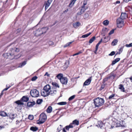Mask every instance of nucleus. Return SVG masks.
<instances>
[{
  "mask_svg": "<svg viewBox=\"0 0 132 132\" xmlns=\"http://www.w3.org/2000/svg\"><path fill=\"white\" fill-rule=\"evenodd\" d=\"M19 51V48L14 47L10 49L8 53L3 54V56L6 59H9L12 60L14 58L16 53L18 52Z\"/></svg>",
  "mask_w": 132,
  "mask_h": 132,
  "instance_id": "1",
  "label": "nucleus"
},
{
  "mask_svg": "<svg viewBox=\"0 0 132 132\" xmlns=\"http://www.w3.org/2000/svg\"><path fill=\"white\" fill-rule=\"evenodd\" d=\"M104 101L103 98L98 97L94 100V103L96 107H99L104 103Z\"/></svg>",
  "mask_w": 132,
  "mask_h": 132,
  "instance_id": "2",
  "label": "nucleus"
},
{
  "mask_svg": "<svg viewBox=\"0 0 132 132\" xmlns=\"http://www.w3.org/2000/svg\"><path fill=\"white\" fill-rule=\"evenodd\" d=\"M47 116L46 114L44 113H41L39 116V118L37 120V123L38 124H41L44 123L46 120Z\"/></svg>",
  "mask_w": 132,
  "mask_h": 132,
  "instance_id": "3",
  "label": "nucleus"
},
{
  "mask_svg": "<svg viewBox=\"0 0 132 132\" xmlns=\"http://www.w3.org/2000/svg\"><path fill=\"white\" fill-rule=\"evenodd\" d=\"M30 94L31 96L33 97H37L39 96V91L36 89L31 90L30 91Z\"/></svg>",
  "mask_w": 132,
  "mask_h": 132,
  "instance_id": "4",
  "label": "nucleus"
},
{
  "mask_svg": "<svg viewBox=\"0 0 132 132\" xmlns=\"http://www.w3.org/2000/svg\"><path fill=\"white\" fill-rule=\"evenodd\" d=\"M117 24L118 27L119 28L122 27L125 25L123 20L120 18H119L117 19Z\"/></svg>",
  "mask_w": 132,
  "mask_h": 132,
  "instance_id": "5",
  "label": "nucleus"
},
{
  "mask_svg": "<svg viewBox=\"0 0 132 132\" xmlns=\"http://www.w3.org/2000/svg\"><path fill=\"white\" fill-rule=\"evenodd\" d=\"M33 33L36 36H38L42 34V32H41V29L40 28H39L36 30L34 31Z\"/></svg>",
  "mask_w": 132,
  "mask_h": 132,
  "instance_id": "6",
  "label": "nucleus"
},
{
  "mask_svg": "<svg viewBox=\"0 0 132 132\" xmlns=\"http://www.w3.org/2000/svg\"><path fill=\"white\" fill-rule=\"evenodd\" d=\"M87 9V7H86L85 8L84 7H82L81 8V9H79L80 11L78 12L77 13V14L79 15H80L83 13L85 10Z\"/></svg>",
  "mask_w": 132,
  "mask_h": 132,
  "instance_id": "7",
  "label": "nucleus"
},
{
  "mask_svg": "<svg viewBox=\"0 0 132 132\" xmlns=\"http://www.w3.org/2000/svg\"><path fill=\"white\" fill-rule=\"evenodd\" d=\"M50 94V92L48 90H44L43 89V90L41 92V95L44 97L48 96Z\"/></svg>",
  "mask_w": 132,
  "mask_h": 132,
  "instance_id": "8",
  "label": "nucleus"
},
{
  "mask_svg": "<svg viewBox=\"0 0 132 132\" xmlns=\"http://www.w3.org/2000/svg\"><path fill=\"white\" fill-rule=\"evenodd\" d=\"M60 81L61 83L63 84L66 85L67 83L68 79L66 77H63L61 79Z\"/></svg>",
  "mask_w": 132,
  "mask_h": 132,
  "instance_id": "9",
  "label": "nucleus"
},
{
  "mask_svg": "<svg viewBox=\"0 0 132 132\" xmlns=\"http://www.w3.org/2000/svg\"><path fill=\"white\" fill-rule=\"evenodd\" d=\"M91 77H90L84 83L83 86L88 85H89L91 81Z\"/></svg>",
  "mask_w": 132,
  "mask_h": 132,
  "instance_id": "10",
  "label": "nucleus"
},
{
  "mask_svg": "<svg viewBox=\"0 0 132 132\" xmlns=\"http://www.w3.org/2000/svg\"><path fill=\"white\" fill-rule=\"evenodd\" d=\"M35 102L33 101L32 102H28L27 103V106L29 107H31L35 104Z\"/></svg>",
  "mask_w": 132,
  "mask_h": 132,
  "instance_id": "11",
  "label": "nucleus"
},
{
  "mask_svg": "<svg viewBox=\"0 0 132 132\" xmlns=\"http://www.w3.org/2000/svg\"><path fill=\"white\" fill-rule=\"evenodd\" d=\"M41 32H42V34L45 33L47 30L48 29V28L46 27H43L42 28H40Z\"/></svg>",
  "mask_w": 132,
  "mask_h": 132,
  "instance_id": "12",
  "label": "nucleus"
},
{
  "mask_svg": "<svg viewBox=\"0 0 132 132\" xmlns=\"http://www.w3.org/2000/svg\"><path fill=\"white\" fill-rule=\"evenodd\" d=\"M21 100L23 102H27L29 100V98L28 97L24 96L22 97Z\"/></svg>",
  "mask_w": 132,
  "mask_h": 132,
  "instance_id": "13",
  "label": "nucleus"
},
{
  "mask_svg": "<svg viewBox=\"0 0 132 132\" xmlns=\"http://www.w3.org/2000/svg\"><path fill=\"white\" fill-rule=\"evenodd\" d=\"M52 84L53 85V89H56V88H59V86L58 84L56 82H52Z\"/></svg>",
  "mask_w": 132,
  "mask_h": 132,
  "instance_id": "14",
  "label": "nucleus"
},
{
  "mask_svg": "<svg viewBox=\"0 0 132 132\" xmlns=\"http://www.w3.org/2000/svg\"><path fill=\"white\" fill-rule=\"evenodd\" d=\"M127 14L126 13H122L120 16V18L123 20L126 19L127 17Z\"/></svg>",
  "mask_w": 132,
  "mask_h": 132,
  "instance_id": "15",
  "label": "nucleus"
},
{
  "mask_svg": "<svg viewBox=\"0 0 132 132\" xmlns=\"http://www.w3.org/2000/svg\"><path fill=\"white\" fill-rule=\"evenodd\" d=\"M0 116L2 117H5L7 116V113L4 111H0Z\"/></svg>",
  "mask_w": 132,
  "mask_h": 132,
  "instance_id": "16",
  "label": "nucleus"
},
{
  "mask_svg": "<svg viewBox=\"0 0 132 132\" xmlns=\"http://www.w3.org/2000/svg\"><path fill=\"white\" fill-rule=\"evenodd\" d=\"M49 0H48L46 2H45V3L44 4L45 5V10L47 9L50 5Z\"/></svg>",
  "mask_w": 132,
  "mask_h": 132,
  "instance_id": "17",
  "label": "nucleus"
},
{
  "mask_svg": "<svg viewBox=\"0 0 132 132\" xmlns=\"http://www.w3.org/2000/svg\"><path fill=\"white\" fill-rule=\"evenodd\" d=\"M16 116L15 114L12 113H10L9 115V118L12 120L14 119L15 117Z\"/></svg>",
  "mask_w": 132,
  "mask_h": 132,
  "instance_id": "18",
  "label": "nucleus"
},
{
  "mask_svg": "<svg viewBox=\"0 0 132 132\" xmlns=\"http://www.w3.org/2000/svg\"><path fill=\"white\" fill-rule=\"evenodd\" d=\"M56 89H54L53 87H52V88H51L50 87V94H51L53 95V94H55L56 93Z\"/></svg>",
  "mask_w": 132,
  "mask_h": 132,
  "instance_id": "19",
  "label": "nucleus"
},
{
  "mask_svg": "<svg viewBox=\"0 0 132 132\" xmlns=\"http://www.w3.org/2000/svg\"><path fill=\"white\" fill-rule=\"evenodd\" d=\"M30 130L33 131H36L38 130V128L36 127L32 126L30 127Z\"/></svg>",
  "mask_w": 132,
  "mask_h": 132,
  "instance_id": "20",
  "label": "nucleus"
},
{
  "mask_svg": "<svg viewBox=\"0 0 132 132\" xmlns=\"http://www.w3.org/2000/svg\"><path fill=\"white\" fill-rule=\"evenodd\" d=\"M70 124H72V125L73 126V125H78L79 124V121L76 120H75L73 121L72 123H71Z\"/></svg>",
  "mask_w": 132,
  "mask_h": 132,
  "instance_id": "21",
  "label": "nucleus"
},
{
  "mask_svg": "<svg viewBox=\"0 0 132 132\" xmlns=\"http://www.w3.org/2000/svg\"><path fill=\"white\" fill-rule=\"evenodd\" d=\"M73 127V126L72 125V124H70L69 125L65 126V129L68 130H69V128H72Z\"/></svg>",
  "mask_w": 132,
  "mask_h": 132,
  "instance_id": "22",
  "label": "nucleus"
},
{
  "mask_svg": "<svg viewBox=\"0 0 132 132\" xmlns=\"http://www.w3.org/2000/svg\"><path fill=\"white\" fill-rule=\"evenodd\" d=\"M119 88L120 89L121 91L123 92H124L125 91V88L123 87V86L121 85L120 84L119 86Z\"/></svg>",
  "mask_w": 132,
  "mask_h": 132,
  "instance_id": "23",
  "label": "nucleus"
},
{
  "mask_svg": "<svg viewBox=\"0 0 132 132\" xmlns=\"http://www.w3.org/2000/svg\"><path fill=\"white\" fill-rule=\"evenodd\" d=\"M43 89L44 90H48V91H49L50 90V85L49 84L46 85L44 87Z\"/></svg>",
  "mask_w": 132,
  "mask_h": 132,
  "instance_id": "24",
  "label": "nucleus"
},
{
  "mask_svg": "<svg viewBox=\"0 0 132 132\" xmlns=\"http://www.w3.org/2000/svg\"><path fill=\"white\" fill-rule=\"evenodd\" d=\"M118 42V40L116 39H114L112 42L111 44L113 46L116 45Z\"/></svg>",
  "mask_w": 132,
  "mask_h": 132,
  "instance_id": "25",
  "label": "nucleus"
},
{
  "mask_svg": "<svg viewBox=\"0 0 132 132\" xmlns=\"http://www.w3.org/2000/svg\"><path fill=\"white\" fill-rule=\"evenodd\" d=\"M56 77L58 79H60V81L61 80V78H62L63 77V74L61 73H60L58 74L56 76Z\"/></svg>",
  "mask_w": 132,
  "mask_h": 132,
  "instance_id": "26",
  "label": "nucleus"
},
{
  "mask_svg": "<svg viewBox=\"0 0 132 132\" xmlns=\"http://www.w3.org/2000/svg\"><path fill=\"white\" fill-rule=\"evenodd\" d=\"M80 24L78 22H77L73 24V26L75 28H77V27L79 26Z\"/></svg>",
  "mask_w": 132,
  "mask_h": 132,
  "instance_id": "27",
  "label": "nucleus"
},
{
  "mask_svg": "<svg viewBox=\"0 0 132 132\" xmlns=\"http://www.w3.org/2000/svg\"><path fill=\"white\" fill-rule=\"evenodd\" d=\"M27 61H24L23 62L20 63L19 67H21L24 65L26 63Z\"/></svg>",
  "mask_w": 132,
  "mask_h": 132,
  "instance_id": "28",
  "label": "nucleus"
},
{
  "mask_svg": "<svg viewBox=\"0 0 132 132\" xmlns=\"http://www.w3.org/2000/svg\"><path fill=\"white\" fill-rule=\"evenodd\" d=\"M120 58H117L115 59L114 60L112 63V64L113 65L114 64L118 62L119 61H120Z\"/></svg>",
  "mask_w": 132,
  "mask_h": 132,
  "instance_id": "29",
  "label": "nucleus"
},
{
  "mask_svg": "<svg viewBox=\"0 0 132 132\" xmlns=\"http://www.w3.org/2000/svg\"><path fill=\"white\" fill-rule=\"evenodd\" d=\"M95 36L93 37L89 40V43L90 44L92 43L95 40Z\"/></svg>",
  "mask_w": 132,
  "mask_h": 132,
  "instance_id": "30",
  "label": "nucleus"
},
{
  "mask_svg": "<svg viewBox=\"0 0 132 132\" xmlns=\"http://www.w3.org/2000/svg\"><path fill=\"white\" fill-rule=\"evenodd\" d=\"M15 103L18 105H22L23 103L20 100H18L15 102Z\"/></svg>",
  "mask_w": 132,
  "mask_h": 132,
  "instance_id": "31",
  "label": "nucleus"
},
{
  "mask_svg": "<svg viewBox=\"0 0 132 132\" xmlns=\"http://www.w3.org/2000/svg\"><path fill=\"white\" fill-rule=\"evenodd\" d=\"M98 124L97 126L98 127L101 128L103 126L102 123L101 121H98Z\"/></svg>",
  "mask_w": 132,
  "mask_h": 132,
  "instance_id": "32",
  "label": "nucleus"
},
{
  "mask_svg": "<svg viewBox=\"0 0 132 132\" xmlns=\"http://www.w3.org/2000/svg\"><path fill=\"white\" fill-rule=\"evenodd\" d=\"M109 23V21L108 20H104L103 22V24L105 26H107L108 25Z\"/></svg>",
  "mask_w": 132,
  "mask_h": 132,
  "instance_id": "33",
  "label": "nucleus"
},
{
  "mask_svg": "<svg viewBox=\"0 0 132 132\" xmlns=\"http://www.w3.org/2000/svg\"><path fill=\"white\" fill-rule=\"evenodd\" d=\"M43 102L42 99H39L36 101V103L38 104H40Z\"/></svg>",
  "mask_w": 132,
  "mask_h": 132,
  "instance_id": "34",
  "label": "nucleus"
},
{
  "mask_svg": "<svg viewBox=\"0 0 132 132\" xmlns=\"http://www.w3.org/2000/svg\"><path fill=\"white\" fill-rule=\"evenodd\" d=\"M75 2V0H72L71 1L69 4V6L70 7H72L74 4Z\"/></svg>",
  "mask_w": 132,
  "mask_h": 132,
  "instance_id": "35",
  "label": "nucleus"
},
{
  "mask_svg": "<svg viewBox=\"0 0 132 132\" xmlns=\"http://www.w3.org/2000/svg\"><path fill=\"white\" fill-rule=\"evenodd\" d=\"M91 34V32H89L88 34H87L82 36L81 37L84 38L87 37Z\"/></svg>",
  "mask_w": 132,
  "mask_h": 132,
  "instance_id": "36",
  "label": "nucleus"
},
{
  "mask_svg": "<svg viewBox=\"0 0 132 132\" xmlns=\"http://www.w3.org/2000/svg\"><path fill=\"white\" fill-rule=\"evenodd\" d=\"M116 125V123L114 121H113L112 123V125H111V128H113L115 126L116 127H117V126Z\"/></svg>",
  "mask_w": 132,
  "mask_h": 132,
  "instance_id": "37",
  "label": "nucleus"
},
{
  "mask_svg": "<svg viewBox=\"0 0 132 132\" xmlns=\"http://www.w3.org/2000/svg\"><path fill=\"white\" fill-rule=\"evenodd\" d=\"M67 103L66 102H59L57 103V104L60 105H66Z\"/></svg>",
  "mask_w": 132,
  "mask_h": 132,
  "instance_id": "38",
  "label": "nucleus"
},
{
  "mask_svg": "<svg viewBox=\"0 0 132 132\" xmlns=\"http://www.w3.org/2000/svg\"><path fill=\"white\" fill-rule=\"evenodd\" d=\"M73 42V41L68 42L64 45V47H65L69 46Z\"/></svg>",
  "mask_w": 132,
  "mask_h": 132,
  "instance_id": "39",
  "label": "nucleus"
},
{
  "mask_svg": "<svg viewBox=\"0 0 132 132\" xmlns=\"http://www.w3.org/2000/svg\"><path fill=\"white\" fill-rule=\"evenodd\" d=\"M62 128V126L61 125H60L58 127L57 129V131L58 132H59L61 130Z\"/></svg>",
  "mask_w": 132,
  "mask_h": 132,
  "instance_id": "40",
  "label": "nucleus"
},
{
  "mask_svg": "<svg viewBox=\"0 0 132 132\" xmlns=\"http://www.w3.org/2000/svg\"><path fill=\"white\" fill-rule=\"evenodd\" d=\"M127 7L129 10L131 12L130 13L132 14V6H129Z\"/></svg>",
  "mask_w": 132,
  "mask_h": 132,
  "instance_id": "41",
  "label": "nucleus"
},
{
  "mask_svg": "<svg viewBox=\"0 0 132 132\" xmlns=\"http://www.w3.org/2000/svg\"><path fill=\"white\" fill-rule=\"evenodd\" d=\"M37 78H38V77L37 76H35L31 78V80L32 81H35L37 79Z\"/></svg>",
  "mask_w": 132,
  "mask_h": 132,
  "instance_id": "42",
  "label": "nucleus"
},
{
  "mask_svg": "<svg viewBox=\"0 0 132 132\" xmlns=\"http://www.w3.org/2000/svg\"><path fill=\"white\" fill-rule=\"evenodd\" d=\"M75 97V95H73L71 96L68 99L69 101H70L73 99Z\"/></svg>",
  "mask_w": 132,
  "mask_h": 132,
  "instance_id": "43",
  "label": "nucleus"
},
{
  "mask_svg": "<svg viewBox=\"0 0 132 132\" xmlns=\"http://www.w3.org/2000/svg\"><path fill=\"white\" fill-rule=\"evenodd\" d=\"M28 118L30 120H32L34 119V116L32 115H29L28 116Z\"/></svg>",
  "mask_w": 132,
  "mask_h": 132,
  "instance_id": "44",
  "label": "nucleus"
},
{
  "mask_svg": "<svg viewBox=\"0 0 132 132\" xmlns=\"http://www.w3.org/2000/svg\"><path fill=\"white\" fill-rule=\"evenodd\" d=\"M88 17L89 14H85L84 16V18L85 19L87 18Z\"/></svg>",
  "mask_w": 132,
  "mask_h": 132,
  "instance_id": "45",
  "label": "nucleus"
},
{
  "mask_svg": "<svg viewBox=\"0 0 132 132\" xmlns=\"http://www.w3.org/2000/svg\"><path fill=\"white\" fill-rule=\"evenodd\" d=\"M126 46L127 47H130L132 46V43H130L129 44H126Z\"/></svg>",
  "mask_w": 132,
  "mask_h": 132,
  "instance_id": "46",
  "label": "nucleus"
},
{
  "mask_svg": "<svg viewBox=\"0 0 132 132\" xmlns=\"http://www.w3.org/2000/svg\"><path fill=\"white\" fill-rule=\"evenodd\" d=\"M55 44H54V42L50 41V46L51 45L52 46H55Z\"/></svg>",
  "mask_w": 132,
  "mask_h": 132,
  "instance_id": "47",
  "label": "nucleus"
},
{
  "mask_svg": "<svg viewBox=\"0 0 132 132\" xmlns=\"http://www.w3.org/2000/svg\"><path fill=\"white\" fill-rule=\"evenodd\" d=\"M114 29H112V30H111L110 31V32L109 33V35H111L112 34H113L114 32Z\"/></svg>",
  "mask_w": 132,
  "mask_h": 132,
  "instance_id": "48",
  "label": "nucleus"
},
{
  "mask_svg": "<svg viewBox=\"0 0 132 132\" xmlns=\"http://www.w3.org/2000/svg\"><path fill=\"white\" fill-rule=\"evenodd\" d=\"M115 54V52L114 51H112L111 53L109 54V56H113Z\"/></svg>",
  "mask_w": 132,
  "mask_h": 132,
  "instance_id": "49",
  "label": "nucleus"
},
{
  "mask_svg": "<svg viewBox=\"0 0 132 132\" xmlns=\"http://www.w3.org/2000/svg\"><path fill=\"white\" fill-rule=\"evenodd\" d=\"M87 4V2L86 1H85L84 2V4H83V6H82V7H84V8H85L86 6H85V5H86Z\"/></svg>",
  "mask_w": 132,
  "mask_h": 132,
  "instance_id": "50",
  "label": "nucleus"
},
{
  "mask_svg": "<svg viewBox=\"0 0 132 132\" xmlns=\"http://www.w3.org/2000/svg\"><path fill=\"white\" fill-rule=\"evenodd\" d=\"M114 96V94H112V95L109 96V99L112 98H113Z\"/></svg>",
  "mask_w": 132,
  "mask_h": 132,
  "instance_id": "51",
  "label": "nucleus"
},
{
  "mask_svg": "<svg viewBox=\"0 0 132 132\" xmlns=\"http://www.w3.org/2000/svg\"><path fill=\"white\" fill-rule=\"evenodd\" d=\"M105 87V85H102L101 86V88H100V90H102V89H104V88Z\"/></svg>",
  "mask_w": 132,
  "mask_h": 132,
  "instance_id": "52",
  "label": "nucleus"
},
{
  "mask_svg": "<svg viewBox=\"0 0 132 132\" xmlns=\"http://www.w3.org/2000/svg\"><path fill=\"white\" fill-rule=\"evenodd\" d=\"M82 52L81 51H79V52H78L76 54H73V56H74L75 55H78V54H80V53H81Z\"/></svg>",
  "mask_w": 132,
  "mask_h": 132,
  "instance_id": "53",
  "label": "nucleus"
},
{
  "mask_svg": "<svg viewBox=\"0 0 132 132\" xmlns=\"http://www.w3.org/2000/svg\"><path fill=\"white\" fill-rule=\"evenodd\" d=\"M46 112L48 113H50V106H48L46 110Z\"/></svg>",
  "mask_w": 132,
  "mask_h": 132,
  "instance_id": "54",
  "label": "nucleus"
},
{
  "mask_svg": "<svg viewBox=\"0 0 132 132\" xmlns=\"http://www.w3.org/2000/svg\"><path fill=\"white\" fill-rule=\"evenodd\" d=\"M65 65L67 64L66 66H67L69 64V62L68 61H67L66 62H65Z\"/></svg>",
  "mask_w": 132,
  "mask_h": 132,
  "instance_id": "55",
  "label": "nucleus"
},
{
  "mask_svg": "<svg viewBox=\"0 0 132 132\" xmlns=\"http://www.w3.org/2000/svg\"><path fill=\"white\" fill-rule=\"evenodd\" d=\"M10 87H6L3 90V91H6V90H8V89Z\"/></svg>",
  "mask_w": 132,
  "mask_h": 132,
  "instance_id": "56",
  "label": "nucleus"
},
{
  "mask_svg": "<svg viewBox=\"0 0 132 132\" xmlns=\"http://www.w3.org/2000/svg\"><path fill=\"white\" fill-rule=\"evenodd\" d=\"M99 44H97L96 46V48H95V49H96V50H98V47L99 46Z\"/></svg>",
  "mask_w": 132,
  "mask_h": 132,
  "instance_id": "57",
  "label": "nucleus"
},
{
  "mask_svg": "<svg viewBox=\"0 0 132 132\" xmlns=\"http://www.w3.org/2000/svg\"><path fill=\"white\" fill-rule=\"evenodd\" d=\"M50 10V9H48L47 11L45 12V14H44V15H47V14L48 13V12L49 10Z\"/></svg>",
  "mask_w": 132,
  "mask_h": 132,
  "instance_id": "58",
  "label": "nucleus"
},
{
  "mask_svg": "<svg viewBox=\"0 0 132 132\" xmlns=\"http://www.w3.org/2000/svg\"><path fill=\"white\" fill-rule=\"evenodd\" d=\"M102 39H101V40L98 42V43H97L98 44L100 45L101 43L102 42Z\"/></svg>",
  "mask_w": 132,
  "mask_h": 132,
  "instance_id": "59",
  "label": "nucleus"
},
{
  "mask_svg": "<svg viewBox=\"0 0 132 132\" xmlns=\"http://www.w3.org/2000/svg\"><path fill=\"white\" fill-rule=\"evenodd\" d=\"M122 50H123V48H120L119 50V52L120 53V52H122Z\"/></svg>",
  "mask_w": 132,
  "mask_h": 132,
  "instance_id": "60",
  "label": "nucleus"
},
{
  "mask_svg": "<svg viewBox=\"0 0 132 132\" xmlns=\"http://www.w3.org/2000/svg\"><path fill=\"white\" fill-rule=\"evenodd\" d=\"M46 75H47V76H49V75L48 74V73L47 72H46L44 75V76H46Z\"/></svg>",
  "mask_w": 132,
  "mask_h": 132,
  "instance_id": "61",
  "label": "nucleus"
},
{
  "mask_svg": "<svg viewBox=\"0 0 132 132\" xmlns=\"http://www.w3.org/2000/svg\"><path fill=\"white\" fill-rule=\"evenodd\" d=\"M131 0H123L124 1L127 3L129 2V1H131Z\"/></svg>",
  "mask_w": 132,
  "mask_h": 132,
  "instance_id": "62",
  "label": "nucleus"
},
{
  "mask_svg": "<svg viewBox=\"0 0 132 132\" xmlns=\"http://www.w3.org/2000/svg\"><path fill=\"white\" fill-rule=\"evenodd\" d=\"M62 132H66L65 128H63V130H62Z\"/></svg>",
  "mask_w": 132,
  "mask_h": 132,
  "instance_id": "63",
  "label": "nucleus"
},
{
  "mask_svg": "<svg viewBox=\"0 0 132 132\" xmlns=\"http://www.w3.org/2000/svg\"><path fill=\"white\" fill-rule=\"evenodd\" d=\"M3 91L2 90L1 93L0 95V96L1 97V96L3 95Z\"/></svg>",
  "mask_w": 132,
  "mask_h": 132,
  "instance_id": "64",
  "label": "nucleus"
}]
</instances>
